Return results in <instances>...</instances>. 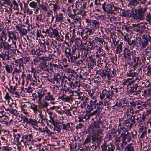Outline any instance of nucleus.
<instances>
[{"label": "nucleus", "instance_id": "f257e3e1", "mask_svg": "<svg viewBox=\"0 0 151 151\" xmlns=\"http://www.w3.org/2000/svg\"><path fill=\"white\" fill-rule=\"evenodd\" d=\"M147 9V7H142L136 10L135 12H133L132 15L131 11L122 10L121 15L124 17H130L132 16L135 20L138 22L145 19V13Z\"/></svg>", "mask_w": 151, "mask_h": 151}, {"label": "nucleus", "instance_id": "f03ea898", "mask_svg": "<svg viewBox=\"0 0 151 151\" xmlns=\"http://www.w3.org/2000/svg\"><path fill=\"white\" fill-rule=\"evenodd\" d=\"M27 106H29V108L33 111L35 116L37 115L38 113H40L41 112L38 108V106L33 103L27 102L25 103H22L21 104L20 106L21 111L26 116H29L30 115L27 109Z\"/></svg>", "mask_w": 151, "mask_h": 151}, {"label": "nucleus", "instance_id": "7ed1b4c3", "mask_svg": "<svg viewBox=\"0 0 151 151\" xmlns=\"http://www.w3.org/2000/svg\"><path fill=\"white\" fill-rule=\"evenodd\" d=\"M103 129V131L104 127L102 124L101 122L97 121L91 124L90 127V130L91 134H94L97 133L99 129Z\"/></svg>", "mask_w": 151, "mask_h": 151}, {"label": "nucleus", "instance_id": "20e7f679", "mask_svg": "<svg viewBox=\"0 0 151 151\" xmlns=\"http://www.w3.org/2000/svg\"><path fill=\"white\" fill-rule=\"evenodd\" d=\"M104 11L108 13H112L113 11H116L119 12V11H121V9L119 7L114 6L111 2L108 3H104Z\"/></svg>", "mask_w": 151, "mask_h": 151}, {"label": "nucleus", "instance_id": "39448f33", "mask_svg": "<svg viewBox=\"0 0 151 151\" xmlns=\"http://www.w3.org/2000/svg\"><path fill=\"white\" fill-rule=\"evenodd\" d=\"M102 132L103 129H99L97 133L92 134H93L92 137V142L99 143L102 141L103 137Z\"/></svg>", "mask_w": 151, "mask_h": 151}, {"label": "nucleus", "instance_id": "423d86ee", "mask_svg": "<svg viewBox=\"0 0 151 151\" xmlns=\"http://www.w3.org/2000/svg\"><path fill=\"white\" fill-rule=\"evenodd\" d=\"M62 76L59 73H57L54 75V78L51 80V82L57 85L62 86L63 83V79H61Z\"/></svg>", "mask_w": 151, "mask_h": 151}, {"label": "nucleus", "instance_id": "0eeeda50", "mask_svg": "<svg viewBox=\"0 0 151 151\" xmlns=\"http://www.w3.org/2000/svg\"><path fill=\"white\" fill-rule=\"evenodd\" d=\"M113 90H112L111 92L106 89L103 90L102 92L100 93V97L101 100H102L104 99L105 96L107 99H111L112 97L114 94Z\"/></svg>", "mask_w": 151, "mask_h": 151}, {"label": "nucleus", "instance_id": "6e6552de", "mask_svg": "<svg viewBox=\"0 0 151 151\" xmlns=\"http://www.w3.org/2000/svg\"><path fill=\"white\" fill-rule=\"evenodd\" d=\"M46 52H45L43 50H40V49H37V56L38 57V58L39 60H50L52 58V55L49 54L48 56H47L46 54H45V56L42 57H40L42 55H43V53L45 54Z\"/></svg>", "mask_w": 151, "mask_h": 151}, {"label": "nucleus", "instance_id": "1a4fd4ad", "mask_svg": "<svg viewBox=\"0 0 151 151\" xmlns=\"http://www.w3.org/2000/svg\"><path fill=\"white\" fill-rule=\"evenodd\" d=\"M98 105L96 96H93L91 99L90 105H88L87 108L89 111H91L95 108L96 105Z\"/></svg>", "mask_w": 151, "mask_h": 151}, {"label": "nucleus", "instance_id": "9d476101", "mask_svg": "<svg viewBox=\"0 0 151 151\" xmlns=\"http://www.w3.org/2000/svg\"><path fill=\"white\" fill-rule=\"evenodd\" d=\"M12 43L9 44L7 42L5 41L4 50H11L12 51H14L16 50L17 45L16 41H13Z\"/></svg>", "mask_w": 151, "mask_h": 151}, {"label": "nucleus", "instance_id": "9b49d317", "mask_svg": "<svg viewBox=\"0 0 151 151\" xmlns=\"http://www.w3.org/2000/svg\"><path fill=\"white\" fill-rule=\"evenodd\" d=\"M127 135V131H123L122 133L121 137L122 140V142L121 144L120 147L122 148H123L124 146H125L128 142Z\"/></svg>", "mask_w": 151, "mask_h": 151}, {"label": "nucleus", "instance_id": "f8f14e48", "mask_svg": "<svg viewBox=\"0 0 151 151\" xmlns=\"http://www.w3.org/2000/svg\"><path fill=\"white\" fill-rule=\"evenodd\" d=\"M11 53L10 50H7L4 53L0 54V58H1L4 61L8 60L11 58Z\"/></svg>", "mask_w": 151, "mask_h": 151}, {"label": "nucleus", "instance_id": "ddd939ff", "mask_svg": "<svg viewBox=\"0 0 151 151\" xmlns=\"http://www.w3.org/2000/svg\"><path fill=\"white\" fill-rule=\"evenodd\" d=\"M8 36L9 37L8 41L10 42L11 40L12 42L13 41H16L17 40V37L16 33L13 31H8Z\"/></svg>", "mask_w": 151, "mask_h": 151}, {"label": "nucleus", "instance_id": "4468645a", "mask_svg": "<svg viewBox=\"0 0 151 151\" xmlns=\"http://www.w3.org/2000/svg\"><path fill=\"white\" fill-rule=\"evenodd\" d=\"M86 60L88 63V67L91 69H93L95 65H96V62H94V60L92 58L91 56L88 57Z\"/></svg>", "mask_w": 151, "mask_h": 151}, {"label": "nucleus", "instance_id": "2eb2a0df", "mask_svg": "<svg viewBox=\"0 0 151 151\" xmlns=\"http://www.w3.org/2000/svg\"><path fill=\"white\" fill-rule=\"evenodd\" d=\"M98 46L97 45H96L94 40H91L88 42V43L87 44V46L85 47V48L88 50H91L95 49Z\"/></svg>", "mask_w": 151, "mask_h": 151}, {"label": "nucleus", "instance_id": "dca6fc26", "mask_svg": "<svg viewBox=\"0 0 151 151\" xmlns=\"http://www.w3.org/2000/svg\"><path fill=\"white\" fill-rule=\"evenodd\" d=\"M102 151H114V149L111 144L107 145L106 143L103 144L101 147Z\"/></svg>", "mask_w": 151, "mask_h": 151}, {"label": "nucleus", "instance_id": "f3484780", "mask_svg": "<svg viewBox=\"0 0 151 151\" xmlns=\"http://www.w3.org/2000/svg\"><path fill=\"white\" fill-rule=\"evenodd\" d=\"M9 91L12 94L15 95V97L18 96H19L20 93L17 90L14 86H10Z\"/></svg>", "mask_w": 151, "mask_h": 151}, {"label": "nucleus", "instance_id": "a211bd4d", "mask_svg": "<svg viewBox=\"0 0 151 151\" xmlns=\"http://www.w3.org/2000/svg\"><path fill=\"white\" fill-rule=\"evenodd\" d=\"M99 74L102 77L104 78H105L106 76H107L108 78H110L111 76L110 75L109 72L105 69L101 70H100Z\"/></svg>", "mask_w": 151, "mask_h": 151}, {"label": "nucleus", "instance_id": "6ab92c4d", "mask_svg": "<svg viewBox=\"0 0 151 151\" xmlns=\"http://www.w3.org/2000/svg\"><path fill=\"white\" fill-rule=\"evenodd\" d=\"M130 123L128 125L127 129L130 130L133 125L135 123V120L136 119L135 116H132L129 118Z\"/></svg>", "mask_w": 151, "mask_h": 151}, {"label": "nucleus", "instance_id": "aec40b11", "mask_svg": "<svg viewBox=\"0 0 151 151\" xmlns=\"http://www.w3.org/2000/svg\"><path fill=\"white\" fill-rule=\"evenodd\" d=\"M46 90L44 88H42L41 90H39L37 92L38 95V101L39 102L41 101L42 98L45 95V92L46 91Z\"/></svg>", "mask_w": 151, "mask_h": 151}, {"label": "nucleus", "instance_id": "412c9836", "mask_svg": "<svg viewBox=\"0 0 151 151\" xmlns=\"http://www.w3.org/2000/svg\"><path fill=\"white\" fill-rule=\"evenodd\" d=\"M83 30H84V32L85 31V33L86 35H91L94 33L95 29H94V28L91 27L90 28H86Z\"/></svg>", "mask_w": 151, "mask_h": 151}, {"label": "nucleus", "instance_id": "4be33fe9", "mask_svg": "<svg viewBox=\"0 0 151 151\" xmlns=\"http://www.w3.org/2000/svg\"><path fill=\"white\" fill-rule=\"evenodd\" d=\"M123 44L122 42H121L119 44H118L116 47V53L117 54H119L122 52V45Z\"/></svg>", "mask_w": 151, "mask_h": 151}, {"label": "nucleus", "instance_id": "5701e85b", "mask_svg": "<svg viewBox=\"0 0 151 151\" xmlns=\"http://www.w3.org/2000/svg\"><path fill=\"white\" fill-rule=\"evenodd\" d=\"M3 63L5 65V68L6 71L9 73H12L13 69L14 66L10 64H6V63L5 62H3Z\"/></svg>", "mask_w": 151, "mask_h": 151}, {"label": "nucleus", "instance_id": "b1692460", "mask_svg": "<svg viewBox=\"0 0 151 151\" xmlns=\"http://www.w3.org/2000/svg\"><path fill=\"white\" fill-rule=\"evenodd\" d=\"M68 84L70 88L72 89H76L78 86V82L74 80L71 82H69Z\"/></svg>", "mask_w": 151, "mask_h": 151}, {"label": "nucleus", "instance_id": "393cba45", "mask_svg": "<svg viewBox=\"0 0 151 151\" xmlns=\"http://www.w3.org/2000/svg\"><path fill=\"white\" fill-rule=\"evenodd\" d=\"M38 122L39 121H38L36 119L29 118L28 124L35 128V126L37 127V124Z\"/></svg>", "mask_w": 151, "mask_h": 151}, {"label": "nucleus", "instance_id": "a878e982", "mask_svg": "<svg viewBox=\"0 0 151 151\" xmlns=\"http://www.w3.org/2000/svg\"><path fill=\"white\" fill-rule=\"evenodd\" d=\"M124 52L127 55L128 58L129 59L131 60V56L133 55L134 53L133 51H131L129 49L128 46L124 49Z\"/></svg>", "mask_w": 151, "mask_h": 151}, {"label": "nucleus", "instance_id": "bb28decb", "mask_svg": "<svg viewBox=\"0 0 151 151\" xmlns=\"http://www.w3.org/2000/svg\"><path fill=\"white\" fill-rule=\"evenodd\" d=\"M29 6L32 8L34 9H36L35 11L34 12L35 14H37L39 10V8H37L38 6L37 2L34 1L31 2L29 4Z\"/></svg>", "mask_w": 151, "mask_h": 151}, {"label": "nucleus", "instance_id": "cd10ccee", "mask_svg": "<svg viewBox=\"0 0 151 151\" xmlns=\"http://www.w3.org/2000/svg\"><path fill=\"white\" fill-rule=\"evenodd\" d=\"M45 44L47 46V50L49 52L52 53L55 50V47L54 46H52V45H50L49 42L48 40H46Z\"/></svg>", "mask_w": 151, "mask_h": 151}, {"label": "nucleus", "instance_id": "c85d7f7f", "mask_svg": "<svg viewBox=\"0 0 151 151\" xmlns=\"http://www.w3.org/2000/svg\"><path fill=\"white\" fill-rule=\"evenodd\" d=\"M100 23L98 21L95 20H93L91 24L92 28H94L95 29H98L100 27Z\"/></svg>", "mask_w": 151, "mask_h": 151}, {"label": "nucleus", "instance_id": "c756f323", "mask_svg": "<svg viewBox=\"0 0 151 151\" xmlns=\"http://www.w3.org/2000/svg\"><path fill=\"white\" fill-rule=\"evenodd\" d=\"M56 21L58 22L62 23L64 21V17L63 14L62 13H59L58 15H56L55 16Z\"/></svg>", "mask_w": 151, "mask_h": 151}, {"label": "nucleus", "instance_id": "7c9ffc66", "mask_svg": "<svg viewBox=\"0 0 151 151\" xmlns=\"http://www.w3.org/2000/svg\"><path fill=\"white\" fill-rule=\"evenodd\" d=\"M52 32H51L50 35V37H55L57 36H59V33L57 29H55L51 28Z\"/></svg>", "mask_w": 151, "mask_h": 151}, {"label": "nucleus", "instance_id": "2f4dec72", "mask_svg": "<svg viewBox=\"0 0 151 151\" xmlns=\"http://www.w3.org/2000/svg\"><path fill=\"white\" fill-rule=\"evenodd\" d=\"M138 24H132V26H127L126 25L124 26V29L127 32L131 31L133 29H135V27H137Z\"/></svg>", "mask_w": 151, "mask_h": 151}, {"label": "nucleus", "instance_id": "473e14b6", "mask_svg": "<svg viewBox=\"0 0 151 151\" xmlns=\"http://www.w3.org/2000/svg\"><path fill=\"white\" fill-rule=\"evenodd\" d=\"M52 13H53L52 11L50 10V12H47L46 15L47 17H49L48 19H49L51 22H53L54 19L53 15L51 14Z\"/></svg>", "mask_w": 151, "mask_h": 151}, {"label": "nucleus", "instance_id": "72a5a7b5", "mask_svg": "<svg viewBox=\"0 0 151 151\" xmlns=\"http://www.w3.org/2000/svg\"><path fill=\"white\" fill-rule=\"evenodd\" d=\"M71 49L69 47H65V52L66 58L68 59L69 58L70 56L71 55L70 52Z\"/></svg>", "mask_w": 151, "mask_h": 151}, {"label": "nucleus", "instance_id": "f704fd0d", "mask_svg": "<svg viewBox=\"0 0 151 151\" xmlns=\"http://www.w3.org/2000/svg\"><path fill=\"white\" fill-rule=\"evenodd\" d=\"M15 66H18L22 67L23 66V60L22 58H20L16 60L15 61Z\"/></svg>", "mask_w": 151, "mask_h": 151}, {"label": "nucleus", "instance_id": "c9c22d12", "mask_svg": "<svg viewBox=\"0 0 151 151\" xmlns=\"http://www.w3.org/2000/svg\"><path fill=\"white\" fill-rule=\"evenodd\" d=\"M94 40L97 43L99 42L100 43L99 45L102 48L103 45V43L104 42V39L100 37H95Z\"/></svg>", "mask_w": 151, "mask_h": 151}, {"label": "nucleus", "instance_id": "e433bc0d", "mask_svg": "<svg viewBox=\"0 0 151 151\" xmlns=\"http://www.w3.org/2000/svg\"><path fill=\"white\" fill-rule=\"evenodd\" d=\"M65 79H67L69 81V82H71L74 80V78L72 77V75H70L69 76H66L65 75L63 76V82H65V83L66 82V80H65Z\"/></svg>", "mask_w": 151, "mask_h": 151}, {"label": "nucleus", "instance_id": "4c0bfd02", "mask_svg": "<svg viewBox=\"0 0 151 151\" xmlns=\"http://www.w3.org/2000/svg\"><path fill=\"white\" fill-rule=\"evenodd\" d=\"M22 67L18 66H16V67L14 68V70H13V73H16L17 74H19L22 72Z\"/></svg>", "mask_w": 151, "mask_h": 151}, {"label": "nucleus", "instance_id": "58836bf2", "mask_svg": "<svg viewBox=\"0 0 151 151\" xmlns=\"http://www.w3.org/2000/svg\"><path fill=\"white\" fill-rule=\"evenodd\" d=\"M62 126L63 129L66 131H70L71 130V127L70 126V123H67L66 124H62Z\"/></svg>", "mask_w": 151, "mask_h": 151}, {"label": "nucleus", "instance_id": "ea45409f", "mask_svg": "<svg viewBox=\"0 0 151 151\" xmlns=\"http://www.w3.org/2000/svg\"><path fill=\"white\" fill-rule=\"evenodd\" d=\"M146 12V14L145 15V19L148 22L149 24H151V15L150 12Z\"/></svg>", "mask_w": 151, "mask_h": 151}, {"label": "nucleus", "instance_id": "a19ab883", "mask_svg": "<svg viewBox=\"0 0 151 151\" xmlns=\"http://www.w3.org/2000/svg\"><path fill=\"white\" fill-rule=\"evenodd\" d=\"M63 70L68 73H74L75 71L73 69L68 68V65H66L64 66L63 68Z\"/></svg>", "mask_w": 151, "mask_h": 151}, {"label": "nucleus", "instance_id": "79ce46f5", "mask_svg": "<svg viewBox=\"0 0 151 151\" xmlns=\"http://www.w3.org/2000/svg\"><path fill=\"white\" fill-rule=\"evenodd\" d=\"M12 148L9 146H0V151H11Z\"/></svg>", "mask_w": 151, "mask_h": 151}, {"label": "nucleus", "instance_id": "37998d69", "mask_svg": "<svg viewBox=\"0 0 151 151\" xmlns=\"http://www.w3.org/2000/svg\"><path fill=\"white\" fill-rule=\"evenodd\" d=\"M9 112L11 114H12L16 116H18L19 114V113L17 110L13 108H10V110H9Z\"/></svg>", "mask_w": 151, "mask_h": 151}, {"label": "nucleus", "instance_id": "c03bdc74", "mask_svg": "<svg viewBox=\"0 0 151 151\" xmlns=\"http://www.w3.org/2000/svg\"><path fill=\"white\" fill-rule=\"evenodd\" d=\"M84 47L82 51V57L84 58L85 59L87 56L88 55V51Z\"/></svg>", "mask_w": 151, "mask_h": 151}, {"label": "nucleus", "instance_id": "a18cd8bd", "mask_svg": "<svg viewBox=\"0 0 151 151\" xmlns=\"http://www.w3.org/2000/svg\"><path fill=\"white\" fill-rule=\"evenodd\" d=\"M35 11L34 9H31L29 8H27L25 9V13L27 15H32L34 11Z\"/></svg>", "mask_w": 151, "mask_h": 151}, {"label": "nucleus", "instance_id": "49530a36", "mask_svg": "<svg viewBox=\"0 0 151 151\" xmlns=\"http://www.w3.org/2000/svg\"><path fill=\"white\" fill-rule=\"evenodd\" d=\"M73 12L74 14L76 16L81 15L82 14L83 11L81 9H73Z\"/></svg>", "mask_w": 151, "mask_h": 151}, {"label": "nucleus", "instance_id": "de8ad7c7", "mask_svg": "<svg viewBox=\"0 0 151 151\" xmlns=\"http://www.w3.org/2000/svg\"><path fill=\"white\" fill-rule=\"evenodd\" d=\"M46 42V41H44V43H43L42 42L40 43V46L41 47V49H42V50H43L45 52H46V51H47V48L46 49V45L45 44V42Z\"/></svg>", "mask_w": 151, "mask_h": 151}, {"label": "nucleus", "instance_id": "09e8293b", "mask_svg": "<svg viewBox=\"0 0 151 151\" xmlns=\"http://www.w3.org/2000/svg\"><path fill=\"white\" fill-rule=\"evenodd\" d=\"M50 5H52L53 6V10L55 12H56V11L59 10L60 8L59 5L56 4L51 3L50 4Z\"/></svg>", "mask_w": 151, "mask_h": 151}, {"label": "nucleus", "instance_id": "8fccbe9b", "mask_svg": "<svg viewBox=\"0 0 151 151\" xmlns=\"http://www.w3.org/2000/svg\"><path fill=\"white\" fill-rule=\"evenodd\" d=\"M139 133L142 132L146 130L145 126H144L142 123L139 124Z\"/></svg>", "mask_w": 151, "mask_h": 151}, {"label": "nucleus", "instance_id": "3c124183", "mask_svg": "<svg viewBox=\"0 0 151 151\" xmlns=\"http://www.w3.org/2000/svg\"><path fill=\"white\" fill-rule=\"evenodd\" d=\"M137 75V73L136 72H132L131 70L129 71L127 74V76L132 77L131 79H132L134 77H135Z\"/></svg>", "mask_w": 151, "mask_h": 151}, {"label": "nucleus", "instance_id": "603ef678", "mask_svg": "<svg viewBox=\"0 0 151 151\" xmlns=\"http://www.w3.org/2000/svg\"><path fill=\"white\" fill-rule=\"evenodd\" d=\"M127 134L128 137V142L130 140H132V138H134V135L132 132L129 133L127 131Z\"/></svg>", "mask_w": 151, "mask_h": 151}, {"label": "nucleus", "instance_id": "864d4df0", "mask_svg": "<svg viewBox=\"0 0 151 151\" xmlns=\"http://www.w3.org/2000/svg\"><path fill=\"white\" fill-rule=\"evenodd\" d=\"M125 151H134L133 147L130 144H128L125 148Z\"/></svg>", "mask_w": 151, "mask_h": 151}, {"label": "nucleus", "instance_id": "5fc2aeb1", "mask_svg": "<svg viewBox=\"0 0 151 151\" xmlns=\"http://www.w3.org/2000/svg\"><path fill=\"white\" fill-rule=\"evenodd\" d=\"M101 46H98L95 49L97 51L96 52V56L98 58H99V54L101 53L102 51L101 50Z\"/></svg>", "mask_w": 151, "mask_h": 151}, {"label": "nucleus", "instance_id": "6e6d98bb", "mask_svg": "<svg viewBox=\"0 0 151 151\" xmlns=\"http://www.w3.org/2000/svg\"><path fill=\"white\" fill-rule=\"evenodd\" d=\"M3 4L10 6L11 8L13 6L12 1L11 0H4Z\"/></svg>", "mask_w": 151, "mask_h": 151}, {"label": "nucleus", "instance_id": "4d7b16f0", "mask_svg": "<svg viewBox=\"0 0 151 151\" xmlns=\"http://www.w3.org/2000/svg\"><path fill=\"white\" fill-rule=\"evenodd\" d=\"M61 96V99L62 100H64L66 102L68 101L71 99V98L68 96Z\"/></svg>", "mask_w": 151, "mask_h": 151}, {"label": "nucleus", "instance_id": "13d9d810", "mask_svg": "<svg viewBox=\"0 0 151 151\" xmlns=\"http://www.w3.org/2000/svg\"><path fill=\"white\" fill-rule=\"evenodd\" d=\"M120 138L119 137H117L115 139L114 144L117 148L119 147V144L120 143Z\"/></svg>", "mask_w": 151, "mask_h": 151}, {"label": "nucleus", "instance_id": "bf43d9fd", "mask_svg": "<svg viewBox=\"0 0 151 151\" xmlns=\"http://www.w3.org/2000/svg\"><path fill=\"white\" fill-rule=\"evenodd\" d=\"M7 114L4 110H0V118H2L4 117H8Z\"/></svg>", "mask_w": 151, "mask_h": 151}, {"label": "nucleus", "instance_id": "052dcab7", "mask_svg": "<svg viewBox=\"0 0 151 151\" xmlns=\"http://www.w3.org/2000/svg\"><path fill=\"white\" fill-rule=\"evenodd\" d=\"M40 8L42 10L46 12L48 11L47 5L42 4L40 5Z\"/></svg>", "mask_w": 151, "mask_h": 151}, {"label": "nucleus", "instance_id": "680f3d73", "mask_svg": "<svg viewBox=\"0 0 151 151\" xmlns=\"http://www.w3.org/2000/svg\"><path fill=\"white\" fill-rule=\"evenodd\" d=\"M70 88H65L64 89H61V90L63 92V93L62 96H66L67 94H68V92Z\"/></svg>", "mask_w": 151, "mask_h": 151}, {"label": "nucleus", "instance_id": "e2e57ef3", "mask_svg": "<svg viewBox=\"0 0 151 151\" xmlns=\"http://www.w3.org/2000/svg\"><path fill=\"white\" fill-rule=\"evenodd\" d=\"M137 1H140L141 0H129V2L131 5L136 6L138 3Z\"/></svg>", "mask_w": 151, "mask_h": 151}, {"label": "nucleus", "instance_id": "0e129e2a", "mask_svg": "<svg viewBox=\"0 0 151 151\" xmlns=\"http://www.w3.org/2000/svg\"><path fill=\"white\" fill-rule=\"evenodd\" d=\"M148 40L147 39H145L144 41L142 42V44L141 47L145 48L148 44Z\"/></svg>", "mask_w": 151, "mask_h": 151}, {"label": "nucleus", "instance_id": "69168bd1", "mask_svg": "<svg viewBox=\"0 0 151 151\" xmlns=\"http://www.w3.org/2000/svg\"><path fill=\"white\" fill-rule=\"evenodd\" d=\"M52 66L56 70H59L63 68L62 65L60 64L57 65L55 64H53L52 65Z\"/></svg>", "mask_w": 151, "mask_h": 151}, {"label": "nucleus", "instance_id": "338daca9", "mask_svg": "<svg viewBox=\"0 0 151 151\" xmlns=\"http://www.w3.org/2000/svg\"><path fill=\"white\" fill-rule=\"evenodd\" d=\"M45 99L47 100H54L55 99L52 95L48 94L45 97Z\"/></svg>", "mask_w": 151, "mask_h": 151}, {"label": "nucleus", "instance_id": "774afa93", "mask_svg": "<svg viewBox=\"0 0 151 151\" xmlns=\"http://www.w3.org/2000/svg\"><path fill=\"white\" fill-rule=\"evenodd\" d=\"M13 135L14 139H16V141L17 142H19V138L21 137L20 134L19 133L16 134L14 133Z\"/></svg>", "mask_w": 151, "mask_h": 151}]
</instances>
